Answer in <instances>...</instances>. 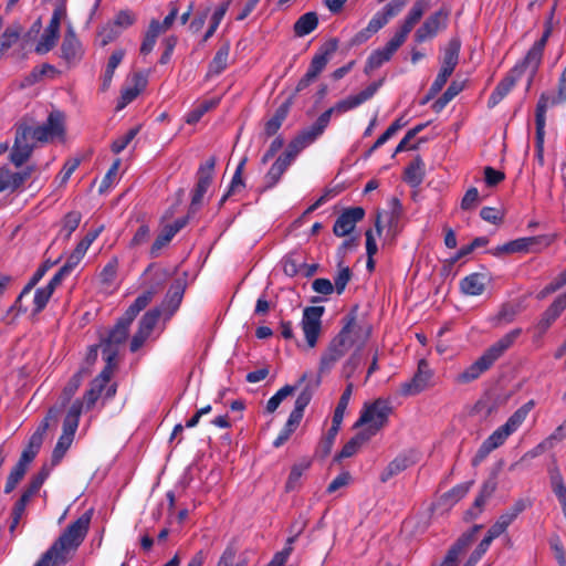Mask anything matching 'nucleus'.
Returning <instances> with one entry per match:
<instances>
[{"instance_id": "obj_1", "label": "nucleus", "mask_w": 566, "mask_h": 566, "mask_svg": "<svg viewBox=\"0 0 566 566\" xmlns=\"http://www.w3.org/2000/svg\"><path fill=\"white\" fill-rule=\"evenodd\" d=\"M167 273L163 271L159 275L160 280L166 277ZM163 281L153 285L149 290L142 293L134 303L125 311L114 327L109 331L106 338L101 343L103 357L105 360L114 361L117 359L118 346L127 340L128 332L132 323L136 316L142 312L153 300V297L161 290Z\"/></svg>"}, {"instance_id": "obj_2", "label": "nucleus", "mask_w": 566, "mask_h": 566, "mask_svg": "<svg viewBox=\"0 0 566 566\" xmlns=\"http://www.w3.org/2000/svg\"><path fill=\"white\" fill-rule=\"evenodd\" d=\"M92 515V510L83 513L50 546L48 551L55 557L54 566H64L67 563V553L82 544L88 532Z\"/></svg>"}, {"instance_id": "obj_3", "label": "nucleus", "mask_w": 566, "mask_h": 566, "mask_svg": "<svg viewBox=\"0 0 566 566\" xmlns=\"http://www.w3.org/2000/svg\"><path fill=\"white\" fill-rule=\"evenodd\" d=\"M521 334V328H514L502 336L497 342L491 345L473 364H471L462 373L458 374L455 381L459 384H469L478 379L483 373L489 370L492 365L514 344Z\"/></svg>"}, {"instance_id": "obj_4", "label": "nucleus", "mask_w": 566, "mask_h": 566, "mask_svg": "<svg viewBox=\"0 0 566 566\" xmlns=\"http://www.w3.org/2000/svg\"><path fill=\"white\" fill-rule=\"evenodd\" d=\"M556 6H554L551 10L549 17L546 20L545 23V30L541 36L539 40L535 41V43L532 45V48L527 51L526 55L523 60H521L518 63L515 64L513 69H520V78L523 75H527V84H526V91H530L532 83L534 81L535 75L537 74V71L539 69V65L542 63L544 49L546 46V43L548 41V38L552 34V20L554 18Z\"/></svg>"}, {"instance_id": "obj_5", "label": "nucleus", "mask_w": 566, "mask_h": 566, "mask_svg": "<svg viewBox=\"0 0 566 566\" xmlns=\"http://www.w3.org/2000/svg\"><path fill=\"white\" fill-rule=\"evenodd\" d=\"M358 305H354L342 318L343 326L337 336L342 337L350 348L357 346L360 350L371 335V326L358 319Z\"/></svg>"}, {"instance_id": "obj_6", "label": "nucleus", "mask_w": 566, "mask_h": 566, "mask_svg": "<svg viewBox=\"0 0 566 566\" xmlns=\"http://www.w3.org/2000/svg\"><path fill=\"white\" fill-rule=\"evenodd\" d=\"M408 0H392L388 2L382 10L378 11L368 22L367 27L357 32L350 40V45H360L365 43L373 34L384 28L390 19L398 15L407 4Z\"/></svg>"}, {"instance_id": "obj_7", "label": "nucleus", "mask_w": 566, "mask_h": 566, "mask_svg": "<svg viewBox=\"0 0 566 566\" xmlns=\"http://www.w3.org/2000/svg\"><path fill=\"white\" fill-rule=\"evenodd\" d=\"M392 408L388 400L376 399L373 403L366 405L360 413V417L355 423V427H361L368 424L366 434L374 436L379 429H381L388 421V417L391 413Z\"/></svg>"}, {"instance_id": "obj_8", "label": "nucleus", "mask_w": 566, "mask_h": 566, "mask_svg": "<svg viewBox=\"0 0 566 566\" xmlns=\"http://www.w3.org/2000/svg\"><path fill=\"white\" fill-rule=\"evenodd\" d=\"M33 126L21 122L15 127L14 144L10 153V160L15 167H21L31 157L34 148Z\"/></svg>"}, {"instance_id": "obj_9", "label": "nucleus", "mask_w": 566, "mask_h": 566, "mask_svg": "<svg viewBox=\"0 0 566 566\" xmlns=\"http://www.w3.org/2000/svg\"><path fill=\"white\" fill-rule=\"evenodd\" d=\"M534 400H530L514 411L506 422L499 427L491 436H489L484 442L489 444L493 450L501 447L506 439L515 432L518 427L525 421L530 411L534 408Z\"/></svg>"}, {"instance_id": "obj_10", "label": "nucleus", "mask_w": 566, "mask_h": 566, "mask_svg": "<svg viewBox=\"0 0 566 566\" xmlns=\"http://www.w3.org/2000/svg\"><path fill=\"white\" fill-rule=\"evenodd\" d=\"M382 80L378 82H374L370 85H368L365 90L359 92L356 95H350L339 102H337L334 106L326 109L321 115H327V123L329 124L331 117L333 114H343L350 109H354L365 103L366 101L370 99L378 88L381 86Z\"/></svg>"}, {"instance_id": "obj_11", "label": "nucleus", "mask_w": 566, "mask_h": 566, "mask_svg": "<svg viewBox=\"0 0 566 566\" xmlns=\"http://www.w3.org/2000/svg\"><path fill=\"white\" fill-rule=\"evenodd\" d=\"M33 138L39 143H46L54 138L63 137L65 134L64 115L60 111L51 112L46 122L33 126Z\"/></svg>"}, {"instance_id": "obj_12", "label": "nucleus", "mask_w": 566, "mask_h": 566, "mask_svg": "<svg viewBox=\"0 0 566 566\" xmlns=\"http://www.w3.org/2000/svg\"><path fill=\"white\" fill-rule=\"evenodd\" d=\"M324 312V306H308L303 312L301 325L306 343L311 348L316 346L321 335Z\"/></svg>"}, {"instance_id": "obj_13", "label": "nucleus", "mask_w": 566, "mask_h": 566, "mask_svg": "<svg viewBox=\"0 0 566 566\" xmlns=\"http://www.w3.org/2000/svg\"><path fill=\"white\" fill-rule=\"evenodd\" d=\"M349 349L350 347L347 343H344L342 337H338L337 335L333 337L321 356L318 374L322 375L329 373L336 363L339 361Z\"/></svg>"}, {"instance_id": "obj_14", "label": "nucleus", "mask_w": 566, "mask_h": 566, "mask_svg": "<svg viewBox=\"0 0 566 566\" xmlns=\"http://www.w3.org/2000/svg\"><path fill=\"white\" fill-rule=\"evenodd\" d=\"M449 14L450 10L446 7H442L432 13L416 31V41L421 43L427 39L434 36L440 30L444 29L447 27Z\"/></svg>"}, {"instance_id": "obj_15", "label": "nucleus", "mask_w": 566, "mask_h": 566, "mask_svg": "<svg viewBox=\"0 0 566 566\" xmlns=\"http://www.w3.org/2000/svg\"><path fill=\"white\" fill-rule=\"evenodd\" d=\"M187 279V272H184L181 276L176 277L170 284L169 290L161 302L160 310L166 313L168 317L172 316L181 304L188 284Z\"/></svg>"}, {"instance_id": "obj_16", "label": "nucleus", "mask_w": 566, "mask_h": 566, "mask_svg": "<svg viewBox=\"0 0 566 566\" xmlns=\"http://www.w3.org/2000/svg\"><path fill=\"white\" fill-rule=\"evenodd\" d=\"M432 377V370L426 359H421L418 364V369L411 380L401 384L400 394L402 396H415L424 390Z\"/></svg>"}, {"instance_id": "obj_17", "label": "nucleus", "mask_w": 566, "mask_h": 566, "mask_svg": "<svg viewBox=\"0 0 566 566\" xmlns=\"http://www.w3.org/2000/svg\"><path fill=\"white\" fill-rule=\"evenodd\" d=\"M403 42L405 41L395 34L384 48L371 52L365 65V73L370 74L373 71L379 69L384 63L388 62Z\"/></svg>"}, {"instance_id": "obj_18", "label": "nucleus", "mask_w": 566, "mask_h": 566, "mask_svg": "<svg viewBox=\"0 0 566 566\" xmlns=\"http://www.w3.org/2000/svg\"><path fill=\"white\" fill-rule=\"evenodd\" d=\"M365 217V210L361 207H352L345 209L336 219L333 233L336 237H346L353 232L356 224Z\"/></svg>"}, {"instance_id": "obj_19", "label": "nucleus", "mask_w": 566, "mask_h": 566, "mask_svg": "<svg viewBox=\"0 0 566 566\" xmlns=\"http://www.w3.org/2000/svg\"><path fill=\"white\" fill-rule=\"evenodd\" d=\"M62 15H63L62 9L56 8L53 11L50 23L45 28L40 41L38 42V44L35 46V52L38 54L48 53L55 46L56 40L59 38Z\"/></svg>"}, {"instance_id": "obj_20", "label": "nucleus", "mask_w": 566, "mask_h": 566, "mask_svg": "<svg viewBox=\"0 0 566 566\" xmlns=\"http://www.w3.org/2000/svg\"><path fill=\"white\" fill-rule=\"evenodd\" d=\"M566 310V292L558 295L554 302L543 312L541 318L535 325V331L538 337H542L553 323L562 315Z\"/></svg>"}, {"instance_id": "obj_21", "label": "nucleus", "mask_w": 566, "mask_h": 566, "mask_svg": "<svg viewBox=\"0 0 566 566\" xmlns=\"http://www.w3.org/2000/svg\"><path fill=\"white\" fill-rule=\"evenodd\" d=\"M337 39H331L326 41L324 44H322L317 53L313 56L306 73L316 80L317 76L327 65L331 56L337 51Z\"/></svg>"}, {"instance_id": "obj_22", "label": "nucleus", "mask_w": 566, "mask_h": 566, "mask_svg": "<svg viewBox=\"0 0 566 566\" xmlns=\"http://www.w3.org/2000/svg\"><path fill=\"white\" fill-rule=\"evenodd\" d=\"M481 528L482 525H474L470 531L463 533L450 547L440 566H457L459 556L473 543Z\"/></svg>"}, {"instance_id": "obj_23", "label": "nucleus", "mask_w": 566, "mask_h": 566, "mask_svg": "<svg viewBox=\"0 0 566 566\" xmlns=\"http://www.w3.org/2000/svg\"><path fill=\"white\" fill-rule=\"evenodd\" d=\"M481 528L482 525H474L470 531L463 533L450 547L440 566H457L459 556L473 543Z\"/></svg>"}, {"instance_id": "obj_24", "label": "nucleus", "mask_w": 566, "mask_h": 566, "mask_svg": "<svg viewBox=\"0 0 566 566\" xmlns=\"http://www.w3.org/2000/svg\"><path fill=\"white\" fill-rule=\"evenodd\" d=\"M481 528L482 525H474L470 531L463 533L450 547L440 566H457L459 556L473 543Z\"/></svg>"}, {"instance_id": "obj_25", "label": "nucleus", "mask_w": 566, "mask_h": 566, "mask_svg": "<svg viewBox=\"0 0 566 566\" xmlns=\"http://www.w3.org/2000/svg\"><path fill=\"white\" fill-rule=\"evenodd\" d=\"M535 157L541 166H544V138H545V125H546V106L544 98L537 102L535 112Z\"/></svg>"}, {"instance_id": "obj_26", "label": "nucleus", "mask_w": 566, "mask_h": 566, "mask_svg": "<svg viewBox=\"0 0 566 566\" xmlns=\"http://www.w3.org/2000/svg\"><path fill=\"white\" fill-rule=\"evenodd\" d=\"M428 8L429 0H416L396 35L399 36L402 41H406L408 34L420 21Z\"/></svg>"}, {"instance_id": "obj_27", "label": "nucleus", "mask_w": 566, "mask_h": 566, "mask_svg": "<svg viewBox=\"0 0 566 566\" xmlns=\"http://www.w3.org/2000/svg\"><path fill=\"white\" fill-rule=\"evenodd\" d=\"M520 69H511L506 76L496 85L494 91L489 97V107L497 105L514 87L516 82L520 80Z\"/></svg>"}, {"instance_id": "obj_28", "label": "nucleus", "mask_w": 566, "mask_h": 566, "mask_svg": "<svg viewBox=\"0 0 566 566\" xmlns=\"http://www.w3.org/2000/svg\"><path fill=\"white\" fill-rule=\"evenodd\" d=\"M61 52L67 63H75L82 56V45L71 28L65 32Z\"/></svg>"}, {"instance_id": "obj_29", "label": "nucleus", "mask_w": 566, "mask_h": 566, "mask_svg": "<svg viewBox=\"0 0 566 566\" xmlns=\"http://www.w3.org/2000/svg\"><path fill=\"white\" fill-rule=\"evenodd\" d=\"M327 126V115H319L312 126L300 132L294 138L303 148H306L324 133Z\"/></svg>"}, {"instance_id": "obj_30", "label": "nucleus", "mask_w": 566, "mask_h": 566, "mask_svg": "<svg viewBox=\"0 0 566 566\" xmlns=\"http://www.w3.org/2000/svg\"><path fill=\"white\" fill-rule=\"evenodd\" d=\"M460 49H461L460 39L452 38L448 42V44L443 51L440 71L446 72L450 75L453 73L454 69L457 67V65L459 63Z\"/></svg>"}, {"instance_id": "obj_31", "label": "nucleus", "mask_w": 566, "mask_h": 566, "mask_svg": "<svg viewBox=\"0 0 566 566\" xmlns=\"http://www.w3.org/2000/svg\"><path fill=\"white\" fill-rule=\"evenodd\" d=\"M424 163L420 156H417L406 168L403 171V181L407 182L410 187L417 188L419 187L424 179Z\"/></svg>"}, {"instance_id": "obj_32", "label": "nucleus", "mask_w": 566, "mask_h": 566, "mask_svg": "<svg viewBox=\"0 0 566 566\" xmlns=\"http://www.w3.org/2000/svg\"><path fill=\"white\" fill-rule=\"evenodd\" d=\"M488 276L483 273H472L460 282L462 293L467 295H481L485 290Z\"/></svg>"}, {"instance_id": "obj_33", "label": "nucleus", "mask_w": 566, "mask_h": 566, "mask_svg": "<svg viewBox=\"0 0 566 566\" xmlns=\"http://www.w3.org/2000/svg\"><path fill=\"white\" fill-rule=\"evenodd\" d=\"M415 461L407 454L397 455L380 473L379 480L385 483L395 475L411 467Z\"/></svg>"}, {"instance_id": "obj_34", "label": "nucleus", "mask_w": 566, "mask_h": 566, "mask_svg": "<svg viewBox=\"0 0 566 566\" xmlns=\"http://www.w3.org/2000/svg\"><path fill=\"white\" fill-rule=\"evenodd\" d=\"M134 86L126 87L122 91L120 98L117 104V109H123L126 107L129 103H132L145 88L146 86V78L140 74H135L134 77Z\"/></svg>"}, {"instance_id": "obj_35", "label": "nucleus", "mask_w": 566, "mask_h": 566, "mask_svg": "<svg viewBox=\"0 0 566 566\" xmlns=\"http://www.w3.org/2000/svg\"><path fill=\"white\" fill-rule=\"evenodd\" d=\"M55 74H59V71L55 69L54 65L49 63H43L40 66H35L32 69V71L25 75L20 84L21 88L30 87L39 82L42 81V78L46 75L54 76Z\"/></svg>"}, {"instance_id": "obj_36", "label": "nucleus", "mask_w": 566, "mask_h": 566, "mask_svg": "<svg viewBox=\"0 0 566 566\" xmlns=\"http://www.w3.org/2000/svg\"><path fill=\"white\" fill-rule=\"evenodd\" d=\"M23 27L19 22L8 25L0 35V55H3L21 38Z\"/></svg>"}, {"instance_id": "obj_37", "label": "nucleus", "mask_w": 566, "mask_h": 566, "mask_svg": "<svg viewBox=\"0 0 566 566\" xmlns=\"http://www.w3.org/2000/svg\"><path fill=\"white\" fill-rule=\"evenodd\" d=\"M230 55V43H222L218 51L216 52L214 57L209 64V75H219L221 74L228 66Z\"/></svg>"}, {"instance_id": "obj_38", "label": "nucleus", "mask_w": 566, "mask_h": 566, "mask_svg": "<svg viewBox=\"0 0 566 566\" xmlns=\"http://www.w3.org/2000/svg\"><path fill=\"white\" fill-rule=\"evenodd\" d=\"M290 111V103L285 102L281 104L274 115L265 123L264 134L266 137H271L277 133L283 122L287 117Z\"/></svg>"}, {"instance_id": "obj_39", "label": "nucleus", "mask_w": 566, "mask_h": 566, "mask_svg": "<svg viewBox=\"0 0 566 566\" xmlns=\"http://www.w3.org/2000/svg\"><path fill=\"white\" fill-rule=\"evenodd\" d=\"M318 25L316 12H306L302 14L294 23L293 30L296 36H305L313 32Z\"/></svg>"}, {"instance_id": "obj_40", "label": "nucleus", "mask_w": 566, "mask_h": 566, "mask_svg": "<svg viewBox=\"0 0 566 566\" xmlns=\"http://www.w3.org/2000/svg\"><path fill=\"white\" fill-rule=\"evenodd\" d=\"M306 378L307 374H303L296 385H285L280 390H277L276 394L268 400L266 411L270 413L274 412L282 402V400L287 396L292 395L300 387V385L306 380Z\"/></svg>"}, {"instance_id": "obj_41", "label": "nucleus", "mask_w": 566, "mask_h": 566, "mask_svg": "<svg viewBox=\"0 0 566 566\" xmlns=\"http://www.w3.org/2000/svg\"><path fill=\"white\" fill-rule=\"evenodd\" d=\"M289 167L290 164L286 163L284 158L279 157L264 177L265 186L263 190L274 187Z\"/></svg>"}, {"instance_id": "obj_42", "label": "nucleus", "mask_w": 566, "mask_h": 566, "mask_svg": "<svg viewBox=\"0 0 566 566\" xmlns=\"http://www.w3.org/2000/svg\"><path fill=\"white\" fill-rule=\"evenodd\" d=\"M124 55H125V51L119 49V50L114 51L112 53V55L109 56L105 72L103 74V82H102V86H101L102 91L108 90V87L112 83L113 76H114V72H115L116 67L119 65V63L122 62Z\"/></svg>"}, {"instance_id": "obj_43", "label": "nucleus", "mask_w": 566, "mask_h": 566, "mask_svg": "<svg viewBox=\"0 0 566 566\" xmlns=\"http://www.w3.org/2000/svg\"><path fill=\"white\" fill-rule=\"evenodd\" d=\"M161 33L160 22L157 20H151L148 27L147 32L145 33L143 43L140 45V53L144 55L149 54L157 41L158 35Z\"/></svg>"}, {"instance_id": "obj_44", "label": "nucleus", "mask_w": 566, "mask_h": 566, "mask_svg": "<svg viewBox=\"0 0 566 566\" xmlns=\"http://www.w3.org/2000/svg\"><path fill=\"white\" fill-rule=\"evenodd\" d=\"M463 87L464 85L462 82H451L446 92L432 104V109L437 113L441 112L448 103L463 90Z\"/></svg>"}, {"instance_id": "obj_45", "label": "nucleus", "mask_w": 566, "mask_h": 566, "mask_svg": "<svg viewBox=\"0 0 566 566\" xmlns=\"http://www.w3.org/2000/svg\"><path fill=\"white\" fill-rule=\"evenodd\" d=\"M82 220V213L80 211H70L67 212L62 220V228L60 230V235L63 237L65 241L70 240L72 233L77 229Z\"/></svg>"}, {"instance_id": "obj_46", "label": "nucleus", "mask_w": 566, "mask_h": 566, "mask_svg": "<svg viewBox=\"0 0 566 566\" xmlns=\"http://www.w3.org/2000/svg\"><path fill=\"white\" fill-rule=\"evenodd\" d=\"M244 164H245V159H242L240 161V164L238 165L228 191L220 199V202H219L220 206H222L230 196L241 191V189L244 188V182L242 179V171H243Z\"/></svg>"}, {"instance_id": "obj_47", "label": "nucleus", "mask_w": 566, "mask_h": 566, "mask_svg": "<svg viewBox=\"0 0 566 566\" xmlns=\"http://www.w3.org/2000/svg\"><path fill=\"white\" fill-rule=\"evenodd\" d=\"M369 439V436L366 432H359L355 437H353L340 450L337 455V459H344L353 457L360 446Z\"/></svg>"}, {"instance_id": "obj_48", "label": "nucleus", "mask_w": 566, "mask_h": 566, "mask_svg": "<svg viewBox=\"0 0 566 566\" xmlns=\"http://www.w3.org/2000/svg\"><path fill=\"white\" fill-rule=\"evenodd\" d=\"M53 293L54 292L46 286L40 287L35 291L33 297V307L31 310L32 316L39 315L45 308Z\"/></svg>"}, {"instance_id": "obj_49", "label": "nucleus", "mask_w": 566, "mask_h": 566, "mask_svg": "<svg viewBox=\"0 0 566 566\" xmlns=\"http://www.w3.org/2000/svg\"><path fill=\"white\" fill-rule=\"evenodd\" d=\"M310 465H311L310 461H302L300 463H295L292 467L290 475L285 483V490L287 492H291L297 488L300 480L302 478V474L310 468Z\"/></svg>"}, {"instance_id": "obj_50", "label": "nucleus", "mask_w": 566, "mask_h": 566, "mask_svg": "<svg viewBox=\"0 0 566 566\" xmlns=\"http://www.w3.org/2000/svg\"><path fill=\"white\" fill-rule=\"evenodd\" d=\"M352 394H353V384L349 382L345 390L343 391L339 400H338V403L335 408V411H334V415H333V422H335L336 424H342V421H343V418H344V413H345V410L349 403V400H350V397H352Z\"/></svg>"}, {"instance_id": "obj_51", "label": "nucleus", "mask_w": 566, "mask_h": 566, "mask_svg": "<svg viewBox=\"0 0 566 566\" xmlns=\"http://www.w3.org/2000/svg\"><path fill=\"white\" fill-rule=\"evenodd\" d=\"M229 8V1L221 3L213 12L211 17V22L203 35V42H206L208 39H210L214 32L217 31L220 22L222 21L227 10Z\"/></svg>"}, {"instance_id": "obj_52", "label": "nucleus", "mask_w": 566, "mask_h": 566, "mask_svg": "<svg viewBox=\"0 0 566 566\" xmlns=\"http://www.w3.org/2000/svg\"><path fill=\"white\" fill-rule=\"evenodd\" d=\"M218 104L217 101H205L203 103L199 104L198 106H196L193 109H191L188 114H187V117H186V123L187 124H190V125H193L196 123H198L201 117L207 113L209 112L210 109H212L213 107H216Z\"/></svg>"}, {"instance_id": "obj_53", "label": "nucleus", "mask_w": 566, "mask_h": 566, "mask_svg": "<svg viewBox=\"0 0 566 566\" xmlns=\"http://www.w3.org/2000/svg\"><path fill=\"white\" fill-rule=\"evenodd\" d=\"M72 442H73V439L67 438L66 436H60V438L53 449V452H52L51 464H50L51 468H53L60 463V461L63 459L66 451L71 447Z\"/></svg>"}, {"instance_id": "obj_54", "label": "nucleus", "mask_w": 566, "mask_h": 566, "mask_svg": "<svg viewBox=\"0 0 566 566\" xmlns=\"http://www.w3.org/2000/svg\"><path fill=\"white\" fill-rule=\"evenodd\" d=\"M340 424L332 421V427L328 429L327 434L321 440L318 444V452L324 458L331 453L335 438L339 431Z\"/></svg>"}, {"instance_id": "obj_55", "label": "nucleus", "mask_w": 566, "mask_h": 566, "mask_svg": "<svg viewBox=\"0 0 566 566\" xmlns=\"http://www.w3.org/2000/svg\"><path fill=\"white\" fill-rule=\"evenodd\" d=\"M160 315H161L160 308L149 310L140 318L138 328H140L142 331H144L148 334H151L153 329L155 328L156 324L158 323Z\"/></svg>"}, {"instance_id": "obj_56", "label": "nucleus", "mask_w": 566, "mask_h": 566, "mask_svg": "<svg viewBox=\"0 0 566 566\" xmlns=\"http://www.w3.org/2000/svg\"><path fill=\"white\" fill-rule=\"evenodd\" d=\"M216 166V158L210 157L205 164L200 165L197 171V180L210 187L213 178V170Z\"/></svg>"}, {"instance_id": "obj_57", "label": "nucleus", "mask_w": 566, "mask_h": 566, "mask_svg": "<svg viewBox=\"0 0 566 566\" xmlns=\"http://www.w3.org/2000/svg\"><path fill=\"white\" fill-rule=\"evenodd\" d=\"M556 238L557 234L527 237L530 252H541L543 249L549 247Z\"/></svg>"}, {"instance_id": "obj_58", "label": "nucleus", "mask_w": 566, "mask_h": 566, "mask_svg": "<svg viewBox=\"0 0 566 566\" xmlns=\"http://www.w3.org/2000/svg\"><path fill=\"white\" fill-rule=\"evenodd\" d=\"M139 133V126L130 128L127 133L124 135L117 137L111 146V149L114 154L122 153L129 143L136 137V135Z\"/></svg>"}, {"instance_id": "obj_59", "label": "nucleus", "mask_w": 566, "mask_h": 566, "mask_svg": "<svg viewBox=\"0 0 566 566\" xmlns=\"http://www.w3.org/2000/svg\"><path fill=\"white\" fill-rule=\"evenodd\" d=\"M343 261L338 263V274L334 279V289L336 290L337 294H342L348 284V282L352 279V271L348 266H343Z\"/></svg>"}, {"instance_id": "obj_60", "label": "nucleus", "mask_w": 566, "mask_h": 566, "mask_svg": "<svg viewBox=\"0 0 566 566\" xmlns=\"http://www.w3.org/2000/svg\"><path fill=\"white\" fill-rule=\"evenodd\" d=\"M301 263L302 262L297 258V255L294 253H291V254L286 255L282 261L283 272L287 276L293 277V276L297 275L298 273H301Z\"/></svg>"}, {"instance_id": "obj_61", "label": "nucleus", "mask_w": 566, "mask_h": 566, "mask_svg": "<svg viewBox=\"0 0 566 566\" xmlns=\"http://www.w3.org/2000/svg\"><path fill=\"white\" fill-rule=\"evenodd\" d=\"M172 238H174V235L166 228H164L161 233H159L157 235L156 240L151 244V248L149 251L150 256L157 258L159 255L161 249L165 248L172 240Z\"/></svg>"}, {"instance_id": "obj_62", "label": "nucleus", "mask_w": 566, "mask_h": 566, "mask_svg": "<svg viewBox=\"0 0 566 566\" xmlns=\"http://www.w3.org/2000/svg\"><path fill=\"white\" fill-rule=\"evenodd\" d=\"M17 189L18 185L14 178V172L7 167L0 168V192L6 190H10L12 192Z\"/></svg>"}, {"instance_id": "obj_63", "label": "nucleus", "mask_w": 566, "mask_h": 566, "mask_svg": "<svg viewBox=\"0 0 566 566\" xmlns=\"http://www.w3.org/2000/svg\"><path fill=\"white\" fill-rule=\"evenodd\" d=\"M136 22V15L130 10H120L116 13L113 24L119 29H127Z\"/></svg>"}, {"instance_id": "obj_64", "label": "nucleus", "mask_w": 566, "mask_h": 566, "mask_svg": "<svg viewBox=\"0 0 566 566\" xmlns=\"http://www.w3.org/2000/svg\"><path fill=\"white\" fill-rule=\"evenodd\" d=\"M480 217L492 224H501L504 220V212L494 207H483Z\"/></svg>"}]
</instances>
